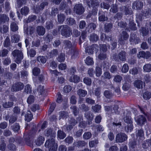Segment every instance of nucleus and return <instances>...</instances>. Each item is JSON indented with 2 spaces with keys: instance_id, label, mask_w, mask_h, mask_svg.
Returning <instances> with one entry per match:
<instances>
[{
  "instance_id": "1",
  "label": "nucleus",
  "mask_w": 151,
  "mask_h": 151,
  "mask_svg": "<svg viewBox=\"0 0 151 151\" xmlns=\"http://www.w3.org/2000/svg\"><path fill=\"white\" fill-rule=\"evenodd\" d=\"M50 137L52 138L50 140L48 139L45 142V147L49 148V151H55L58 147V145L55 142L54 138L55 137V134L49 135Z\"/></svg>"
},
{
  "instance_id": "2",
  "label": "nucleus",
  "mask_w": 151,
  "mask_h": 151,
  "mask_svg": "<svg viewBox=\"0 0 151 151\" xmlns=\"http://www.w3.org/2000/svg\"><path fill=\"white\" fill-rule=\"evenodd\" d=\"M15 62L17 63H19L23 59V54L21 52L17 50H15L12 52Z\"/></svg>"
},
{
  "instance_id": "3",
  "label": "nucleus",
  "mask_w": 151,
  "mask_h": 151,
  "mask_svg": "<svg viewBox=\"0 0 151 151\" xmlns=\"http://www.w3.org/2000/svg\"><path fill=\"white\" fill-rule=\"evenodd\" d=\"M124 120L125 122L127 123V127H126V129L128 132H131L133 129V125L132 124V121L130 118H127L126 117Z\"/></svg>"
},
{
  "instance_id": "4",
  "label": "nucleus",
  "mask_w": 151,
  "mask_h": 151,
  "mask_svg": "<svg viewBox=\"0 0 151 151\" xmlns=\"http://www.w3.org/2000/svg\"><path fill=\"white\" fill-rule=\"evenodd\" d=\"M127 137L126 134L124 133H120L117 135L116 139L117 141L119 142H122L127 139Z\"/></svg>"
},
{
  "instance_id": "5",
  "label": "nucleus",
  "mask_w": 151,
  "mask_h": 151,
  "mask_svg": "<svg viewBox=\"0 0 151 151\" xmlns=\"http://www.w3.org/2000/svg\"><path fill=\"white\" fill-rule=\"evenodd\" d=\"M135 120L138 124L141 125L144 124L146 120L145 117L140 115L135 118Z\"/></svg>"
},
{
  "instance_id": "6",
  "label": "nucleus",
  "mask_w": 151,
  "mask_h": 151,
  "mask_svg": "<svg viewBox=\"0 0 151 151\" xmlns=\"http://www.w3.org/2000/svg\"><path fill=\"white\" fill-rule=\"evenodd\" d=\"M74 11L78 14L82 13L83 11V9L81 4H79L76 5L74 8Z\"/></svg>"
},
{
  "instance_id": "7",
  "label": "nucleus",
  "mask_w": 151,
  "mask_h": 151,
  "mask_svg": "<svg viewBox=\"0 0 151 151\" xmlns=\"http://www.w3.org/2000/svg\"><path fill=\"white\" fill-rule=\"evenodd\" d=\"M143 4L139 1L134 2L133 5V8L134 9H139L142 8Z\"/></svg>"
},
{
  "instance_id": "8",
  "label": "nucleus",
  "mask_w": 151,
  "mask_h": 151,
  "mask_svg": "<svg viewBox=\"0 0 151 151\" xmlns=\"http://www.w3.org/2000/svg\"><path fill=\"white\" fill-rule=\"evenodd\" d=\"M69 80L70 82L76 83L80 81V78L77 76L72 75L70 77Z\"/></svg>"
},
{
  "instance_id": "9",
  "label": "nucleus",
  "mask_w": 151,
  "mask_h": 151,
  "mask_svg": "<svg viewBox=\"0 0 151 151\" xmlns=\"http://www.w3.org/2000/svg\"><path fill=\"white\" fill-rule=\"evenodd\" d=\"M144 84V83L140 81H136L134 83L135 86L138 88H142Z\"/></svg>"
},
{
  "instance_id": "10",
  "label": "nucleus",
  "mask_w": 151,
  "mask_h": 151,
  "mask_svg": "<svg viewBox=\"0 0 151 151\" xmlns=\"http://www.w3.org/2000/svg\"><path fill=\"white\" fill-rule=\"evenodd\" d=\"M150 56V54L149 52H147L146 54H145V52L143 51H141L139 52V54L138 55V57L139 58L141 57H145L147 58L148 57Z\"/></svg>"
},
{
  "instance_id": "11",
  "label": "nucleus",
  "mask_w": 151,
  "mask_h": 151,
  "mask_svg": "<svg viewBox=\"0 0 151 151\" xmlns=\"http://www.w3.org/2000/svg\"><path fill=\"white\" fill-rule=\"evenodd\" d=\"M32 117L33 115L31 114L30 112L28 111L25 116V120L27 122H29L31 120Z\"/></svg>"
},
{
  "instance_id": "12",
  "label": "nucleus",
  "mask_w": 151,
  "mask_h": 151,
  "mask_svg": "<svg viewBox=\"0 0 151 151\" xmlns=\"http://www.w3.org/2000/svg\"><path fill=\"white\" fill-rule=\"evenodd\" d=\"M37 33L40 35H43L45 33V29L42 27H39L37 28Z\"/></svg>"
},
{
  "instance_id": "13",
  "label": "nucleus",
  "mask_w": 151,
  "mask_h": 151,
  "mask_svg": "<svg viewBox=\"0 0 151 151\" xmlns=\"http://www.w3.org/2000/svg\"><path fill=\"white\" fill-rule=\"evenodd\" d=\"M44 140V138L42 136L39 137L36 142V145L38 146L41 145Z\"/></svg>"
},
{
  "instance_id": "14",
  "label": "nucleus",
  "mask_w": 151,
  "mask_h": 151,
  "mask_svg": "<svg viewBox=\"0 0 151 151\" xmlns=\"http://www.w3.org/2000/svg\"><path fill=\"white\" fill-rule=\"evenodd\" d=\"M143 70L144 71L150 72L151 71V64H146L143 66Z\"/></svg>"
},
{
  "instance_id": "15",
  "label": "nucleus",
  "mask_w": 151,
  "mask_h": 151,
  "mask_svg": "<svg viewBox=\"0 0 151 151\" xmlns=\"http://www.w3.org/2000/svg\"><path fill=\"white\" fill-rule=\"evenodd\" d=\"M65 136V134L61 130H59L58 132V137L61 139H64Z\"/></svg>"
},
{
  "instance_id": "16",
  "label": "nucleus",
  "mask_w": 151,
  "mask_h": 151,
  "mask_svg": "<svg viewBox=\"0 0 151 151\" xmlns=\"http://www.w3.org/2000/svg\"><path fill=\"white\" fill-rule=\"evenodd\" d=\"M86 63L88 65H92L93 63L92 59L90 57H87L85 60Z\"/></svg>"
},
{
  "instance_id": "17",
  "label": "nucleus",
  "mask_w": 151,
  "mask_h": 151,
  "mask_svg": "<svg viewBox=\"0 0 151 151\" xmlns=\"http://www.w3.org/2000/svg\"><path fill=\"white\" fill-rule=\"evenodd\" d=\"M87 93L86 91L82 89L79 90L78 92V94L80 96H85Z\"/></svg>"
},
{
  "instance_id": "18",
  "label": "nucleus",
  "mask_w": 151,
  "mask_h": 151,
  "mask_svg": "<svg viewBox=\"0 0 151 151\" xmlns=\"http://www.w3.org/2000/svg\"><path fill=\"white\" fill-rule=\"evenodd\" d=\"M11 28L13 31H15L18 29V27L15 23H12L11 25Z\"/></svg>"
},
{
  "instance_id": "19",
  "label": "nucleus",
  "mask_w": 151,
  "mask_h": 151,
  "mask_svg": "<svg viewBox=\"0 0 151 151\" xmlns=\"http://www.w3.org/2000/svg\"><path fill=\"white\" fill-rule=\"evenodd\" d=\"M95 73L96 76H100L102 74V71L101 68L99 67H96V68Z\"/></svg>"
},
{
  "instance_id": "20",
  "label": "nucleus",
  "mask_w": 151,
  "mask_h": 151,
  "mask_svg": "<svg viewBox=\"0 0 151 151\" xmlns=\"http://www.w3.org/2000/svg\"><path fill=\"white\" fill-rule=\"evenodd\" d=\"M29 12V9L27 7H24L21 9V12L22 14H27Z\"/></svg>"
},
{
  "instance_id": "21",
  "label": "nucleus",
  "mask_w": 151,
  "mask_h": 151,
  "mask_svg": "<svg viewBox=\"0 0 151 151\" xmlns=\"http://www.w3.org/2000/svg\"><path fill=\"white\" fill-rule=\"evenodd\" d=\"M37 60L40 62L42 63H45L46 62V59L45 57L43 56H40L37 58Z\"/></svg>"
},
{
  "instance_id": "22",
  "label": "nucleus",
  "mask_w": 151,
  "mask_h": 151,
  "mask_svg": "<svg viewBox=\"0 0 151 151\" xmlns=\"http://www.w3.org/2000/svg\"><path fill=\"white\" fill-rule=\"evenodd\" d=\"M83 82L86 84L88 85H90L91 83V80L90 78H86L83 79Z\"/></svg>"
},
{
  "instance_id": "23",
  "label": "nucleus",
  "mask_w": 151,
  "mask_h": 151,
  "mask_svg": "<svg viewBox=\"0 0 151 151\" xmlns=\"http://www.w3.org/2000/svg\"><path fill=\"white\" fill-rule=\"evenodd\" d=\"M101 108L100 105H96L95 106L92 107V109L95 112H98Z\"/></svg>"
},
{
  "instance_id": "24",
  "label": "nucleus",
  "mask_w": 151,
  "mask_h": 151,
  "mask_svg": "<svg viewBox=\"0 0 151 151\" xmlns=\"http://www.w3.org/2000/svg\"><path fill=\"white\" fill-rule=\"evenodd\" d=\"M143 96L144 98L145 99H149L151 97V95L150 93L147 92L143 94Z\"/></svg>"
},
{
  "instance_id": "25",
  "label": "nucleus",
  "mask_w": 151,
  "mask_h": 151,
  "mask_svg": "<svg viewBox=\"0 0 151 151\" xmlns=\"http://www.w3.org/2000/svg\"><path fill=\"white\" fill-rule=\"evenodd\" d=\"M13 105L12 102H5L3 104V107L5 108H8L11 107Z\"/></svg>"
},
{
  "instance_id": "26",
  "label": "nucleus",
  "mask_w": 151,
  "mask_h": 151,
  "mask_svg": "<svg viewBox=\"0 0 151 151\" xmlns=\"http://www.w3.org/2000/svg\"><path fill=\"white\" fill-rule=\"evenodd\" d=\"M125 52H123L119 54V58L121 60L123 61L125 60Z\"/></svg>"
},
{
  "instance_id": "27",
  "label": "nucleus",
  "mask_w": 151,
  "mask_h": 151,
  "mask_svg": "<svg viewBox=\"0 0 151 151\" xmlns=\"http://www.w3.org/2000/svg\"><path fill=\"white\" fill-rule=\"evenodd\" d=\"M34 101V96H30L28 98L27 101L29 104H30L33 103Z\"/></svg>"
},
{
  "instance_id": "28",
  "label": "nucleus",
  "mask_w": 151,
  "mask_h": 151,
  "mask_svg": "<svg viewBox=\"0 0 151 151\" xmlns=\"http://www.w3.org/2000/svg\"><path fill=\"white\" fill-rule=\"evenodd\" d=\"M129 70L127 64H124L122 67V72L126 73Z\"/></svg>"
},
{
  "instance_id": "29",
  "label": "nucleus",
  "mask_w": 151,
  "mask_h": 151,
  "mask_svg": "<svg viewBox=\"0 0 151 151\" xmlns=\"http://www.w3.org/2000/svg\"><path fill=\"white\" fill-rule=\"evenodd\" d=\"M40 69L37 68H35L33 70V73L35 76L37 75L40 73Z\"/></svg>"
},
{
  "instance_id": "30",
  "label": "nucleus",
  "mask_w": 151,
  "mask_h": 151,
  "mask_svg": "<svg viewBox=\"0 0 151 151\" xmlns=\"http://www.w3.org/2000/svg\"><path fill=\"white\" fill-rule=\"evenodd\" d=\"M64 16L63 14L58 15V21L60 23L64 21Z\"/></svg>"
},
{
  "instance_id": "31",
  "label": "nucleus",
  "mask_w": 151,
  "mask_h": 151,
  "mask_svg": "<svg viewBox=\"0 0 151 151\" xmlns=\"http://www.w3.org/2000/svg\"><path fill=\"white\" fill-rule=\"evenodd\" d=\"M83 137L86 139H89L91 137V134L90 132H87L85 133L83 135Z\"/></svg>"
},
{
  "instance_id": "32",
  "label": "nucleus",
  "mask_w": 151,
  "mask_h": 151,
  "mask_svg": "<svg viewBox=\"0 0 151 151\" xmlns=\"http://www.w3.org/2000/svg\"><path fill=\"white\" fill-rule=\"evenodd\" d=\"M64 90L65 92H69L71 90V87L70 86H65L64 87Z\"/></svg>"
},
{
  "instance_id": "33",
  "label": "nucleus",
  "mask_w": 151,
  "mask_h": 151,
  "mask_svg": "<svg viewBox=\"0 0 151 151\" xmlns=\"http://www.w3.org/2000/svg\"><path fill=\"white\" fill-rule=\"evenodd\" d=\"M66 66L65 64L61 63L58 66L59 69L62 70H64L66 69Z\"/></svg>"
},
{
  "instance_id": "34",
  "label": "nucleus",
  "mask_w": 151,
  "mask_h": 151,
  "mask_svg": "<svg viewBox=\"0 0 151 151\" xmlns=\"http://www.w3.org/2000/svg\"><path fill=\"white\" fill-rule=\"evenodd\" d=\"M98 37L96 35H93V36H91L90 37V40L92 41H96L97 40Z\"/></svg>"
},
{
  "instance_id": "35",
  "label": "nucleus",
  "mask_w": 151,
  "mask_h": 151,
  "mask_svg": "<svg viewBox=\"0 0 151 151\" xmlns=\"http://www.w3.org/2000/svg\"><path fill=\"white\" fill-rule=\"evenodd\" d=\"M8 27L6 26H4L2 29H1V32H6L8 31Z\"/></svg>"
},
{
  "instance_id": "36",
  "label": "nucleus",
  "mask_w": 151,
  "mask_h": 151,
  "mask_svg": "<svg viewBox=\"0 0 151 151\" xmlns=\"http://www.w3.org/2000/svg\"><path fill=\"white\" fill-rule=\"evenodd\" d=\"M31 89L29 85H27L26 87L25 88V91L27 93H30L31 92Z\"/></svg>"
},
{
  "instance_id": "37",
  "label": "nucleus",
  "mask_w": 151,
  "mask_h": 151,
  "mask_svg": "<svg viewBox=\"0 0 151 151\" xmlns=\"http://www.w3.org/2000/svg\"><path fill=\"white\" fill-rule=\"evenodd\" d=\"M97 47H98L96 45H93L91 48L92 50L90 52V53H93L94 51H95V52H96V50L97 49Z\"/></svg>"
},
{
  "instance_id": "38",
  "label": "nucleus",
  "mask_w": 151,
  "mask_h": 151,
  "mask_svg": "<svg viewBox=\"0 0 151 151\" xmlns=\"http://www.w3.org/2000/svg\"><path fill=\"white\" fill-rule=\"evenodd\" d=\"M65 58L64 56L63 55H60L58 57L57 59L60 62H62L64 60Z\"/></svg>"
},
{
  "instance_id": "39",
  "label": "nucleus",
  "mask_w": 151,
  "mask_h": 151,
  "mask_svg": "<svg viewBox=\"0 0 151 151\" xmlns=\"http://www.w3.org/2000/svg\"><path fill=\"white\" fill-rule=\"evenodd\" d=\"M8 53V51L6 50H4L0 53V55L2 56L6 55Z\"/></svg>"
},
{
  "instance_id": "40",
  "label": "nucleus",
  "mask_w": 151,
  "mask_h": 151,
  "mask_svg": "<svg viewBox=\"0 0 151 151\" xmlns=\"http://www.w3.org/2000/svg\"><path fill=\"white\" fill-rule=\"evenodd\" d=\"M35 52L33 50H30L29 52V54L31 57H34L35 55Z\"/></svg>"
},
{
  "instance_id": "41",
  "label": "nucleus",
  "mask_w": 151,
  "mask_h": 151,
  "mask_svg": "<svg viewBox=\"0 0 151 151\" xmlns=\"http://www.w3.org/2000/svg\"><path fill=\"white\" fill-rule=\"evenodd\" d=\"M98 143V141H92L90 142L89 143V145L90 147H93L95 144H97Z\"/></svg>"
},
{
  "instance_id": "42",
  "label": "nucleus",
  "mask_w": 151,
  "mask_h": 151,
  "mask_svg": "<svg viewBox=\"0 0 151 151\" xmlns=\"http://www.w3.org/2000/svg\"><path fill=\"white\" fill-rule=\"evenodd\" d=\"M137 70L136 68H133L131 70H130V73L132 74H135L137 73Z\"/></svg>"
},
{
  "instance_id": "43",
  "label": "nucleus",
  "mask_w": 151,
  "mask_h": 151,
  "mask_svg": "<svg viewBox=\"0 0 151 151\" xmlns=\"http://www.w3.org/2000/svg\"><path fill=\"white\" fill-rule=\"evenodd\" d=\"M50 67L52 69H54L57 67V64L55 61H52L50 64Z\"/></svg>"
},
{
  "instance_id": "44",
  "label": "nucleus",
  "mask_w": 151,
  "mask_h": 151,
  "mask_svg": "<svg viewBox=\"0 0 151 151\" xmlns=\"http://www.w3.org/2000/svg\"><path fill=\"white\" fill-rule=\"evenodd\" d=\"M122 80L121 77L119 76H117L115 77L114 80L116 82H119Z\"/></svg>"
},
{
  "instance_id": "45",
  "label": "nucleus",
  "mask_w": 151,
  "mask_h": 151,
  "mask_svg": "<svg viewBox=\"0 0 151 151\" xmlns=\"http://www.w3.org/2000/svg\"><path fill=\"white\" fill-rule=\"evenodd\" d=\"M107 19V18L105 17L104 16H100L99 17V20L100 21H103L106 20Z\"/></svg>"
},
{
  "instance_id": "46",
  "label": "nucleus",
  "mask_w": 151,
  "mask_h": 151,
  "mask_svg": "<svg viewBox=\"0 0 151 151\" xmlns=\"http://www.w3.org/2000/svg\"><path fill=\"white\" fill-rule=\"evenodd\" d=\"M66 142L68 143H71L73 141V138L71 137H68L65 139Z\"/></svg>"
},
{
  "instance_id": "47",
  "label": "nucleus",
  "mask_w": 151,
  "mask_h": 151,
  "mask_svg": "<svg viewBox=\"0 0 151 151\" xmlns=\"http://www.w3.org/2000/svg\"><path fill=\"white\" fill-rule=\"evenodd\" d=\"M7 126V123L6 122L1 123L0 124V127L2 129H4Z\"/></svg>"
},
{
  "instance_id": "48",
  "label": "nucleus",
  "mask_w": 151,
  "mask_h": 151,
  "mask_svg": "<svg viewBox=\"0 0 151 151\" xmlns=\"http://www.w3.org/2000/svg\"><path fill=\"white\" fill-rule=\"evenodd\" d=\"M104 76L105 78H111V76L110 74V73L108 72H106L104 73Z\"/></svg>"
},
{
  "instance_id": "49",
  "label": "nucleus",
  "mask_w": 151,
  "mask_h": 151,
  "mask_svg": "<svg viewBox=\"0 0 151 151\" xmlns=\"http://www.w3.org/2000/svg\"><path fill=\"white\" fill-rule=\"evenodd\" d=\"M59 150L60 151H66V148L65 146H61L59 147Z\"/></svg>"
},
{
  "instance_id": "50",
  "label": "nucleus",
  "mask_w": 151,
  "mask_h": 151,
  "mask_svg": "<svg viewBox=\"0 0 151 151\" xmlns=\"http://www.w3.org/2000/svg\"><path fill=\"white\" fill-rule=\"evenodd\" d=\"M86 25L85 22L83 21H81L80 23V27L81 28H83L85 27Z\"/></svg>"
},
{
  "instance_id": "51",
  "label": "nucleus",
  "mask_w": 151,
  "mask_h": 151,
  "mask_svg": "<svg viewBox=\"0 0 151 151\" xmlns=\"http://www.w3.org/2000/svg\"><path fill=\"white\" fill-rule=\"evenodd\" d=\"M9 44V39L6 38L4 41V45L5 46H7Z\"/></svg>"
},
{
  "instance_id": "52",
  "label": "nucleus",
  "mask_w": 151,
  "mask_h": 151,
  "mask_svg": "<svg viewBox=\"0 0 151 151\" xmlns=\"http://www.w3.org/2000/svg\"><path fill=\"white\" fill-rule=\"evenodd\" d=\"M101 117L99 116H98L96 118L95 122L96 123H99L101 121Z\"/></svg>"
},
{
  "instance_id": "53",
  "label": "nucleus",
  "mask_w": 151,
  "mask_h": 151,
  "mask_svg": "<svg viewBox=\"0 0 151 151\" xmlns=\"http://www.w3.org/2000/svg\"><path fill=\"white\" fill-rule=\"evenodd\" d=\"M118 149L117 147L115 146H113L111 147L109 149L110 151H116Z\"/></svg>"
},
{
  "instance_id": "54",
  "label": "nucleus",
  "mask_w": 151,
  "mask_h": 151,
  "mask_svg": "<svg viewBox=\"0 0 151 151\" xmlns=\"http://www.w3.org/2000/svg\"><path fill=\"white\" fill-rule=\"evenodd\" d=\"M76 101L74 96H72L70 99V102L71 103L74 104L76 103Z\"/></svg>"
},
{
  "instance_id": "55",
  "label": "nucleus",
  "mask_w": 151,
  "mask_h": 151,
  "mask_svg": "<svg viewBox=\"0 0 151 151\" xmlns=\"http://www.w3.org/2000/svg\"><path fill=\"white\" fill-rule=\"evenodd\" d=\"M58 80L60 83H63L65 81L64 79L62 77H60L58 79Z\"/></svg>"
},
{
  "instance_id": "56",
  "label": "nucleus",
  "mask_w": 151,
  "mask_h": 151,
  "mask_svg": "<svg viewBox=\"0 0 151 151\" xmlns=\"http://www.w3.org/2000/svg\"><path fill=\"white\" fill-rule=\"evenodd\" d=\"M108 137L109 139L111 140H112L114 138V137L113 134L111 133H110L108 134Z\"/></svg>"
},
{
  "instance_id": "57",
  "label": "nucleus",
  "mask_w": 151,
  "mask_h": 151,
  "mask_svg": "<svg viewBox=\"0 0 151 151\" xmlns=\"http://www.w3.org/2000/svg\"><path fill=\"white\" fill-rule=\"evenodd\" d=\"M51 72L52 74L54 75V76L58 75L59 73L56 70H51Z\"/></svg>"
},
{
  "instance_id": "58",
  "label": "nucleus",
  "mask_w": 151,
  "mask_h": 151,
  "mask_svg": "<svg viewBox=\"0 0 151 151\" xmlns=\"http://www.w3.org/2000/svg\"><path fill=\"white\" fill-rule=\"evenodd\" d=\"M141 47L144 49H147V47L146 43L145 42L143 43L141 45Z\"/></svg>"
},
{
  "instance_id": "59",
  "label": "nucleus",
  "mask_w": 151,
  "mask_h": 151,
  "mask_svg": "<svg viewBox=\"0 0 151 151\" xmlns=\"http://www.w3.org/2000/svg\"><path fill=\"white\" fill-rule=\"evenodd\" d=\"M104 94L105 96L107 98H109L110 96V94L109 91H105Z\"/></svg>"
},
{
  "instance_id": "60",
  "label": "nucleus",
  "mask_w": 151,
  "mask_h": 151,
  "mask_svg": "<svg viewBox=\"0 0 151 151\" xmlns=\"http://www.w3.org/2000/svg\"><path fill=\"white\" fill-rule=\"evenodd\" d=\"M101 6L102 8L103 7L104 9H108L109 8V5H108L107 4H106H106H101Z\"/></svg>"
},
{
  "instance_id": "61",
  "label": "nucleus",
  "mask_w": 151,
  "mask_h": 151,
  "mask_svg": "<svg viewBox=\"0 0 151 151\" xmlns=\"http://www.w3.org/2000/svg\"><path fill=\"white\" fill-rule=\"evenodd\" d=\"M88 73L89 75L90 76H92L93 75V69L91 68L89 69L88 71Z\"/></svg>"
},
{
  "instance_id": "62",
  "label": "nucleus",
  "mask_w": 151,
  "mask_h": 151,
  "mask_svg": "<svg viewBox=\"0 0 151 151\" xmlns=\"http://www.w3.org/2000/svg\"><path fill=\"white\" fill-rule=\"evenodd\" d=\"M20 111L18 107H15L14 109V113H18Z\"/></svg>"
},
{
  "instance_id": "63",
  "label": "nucleus",
  "mask_w": 151,
  "mask_h": 151,
  "mask_svg": "<svg viewBox=\"0 0 151 151\" xmlns=\"http://www.w3.org/2000/svg\"><path fill=\"white\" fill-rule=\"evenodd\" d=\"M101 50H102L103 51H105L107 49L106 46V45H103L102 47H101Z\"/></svg>"
},
{
  "instance_id": "64",
  "label": "nucleus",
  "mask_w": 151,
  "mask_h": 151,
  "mask_svg": "<svg viewBox=\"0 0 151 151\" xmlns=\"http://www.w3.org/2000/svg\"><path fill=\"white\" fill-rule=\"evenodd\" d=\"M10 63V60L9 59L5 60L4 61V65H8Z\"/></svg>"
}]
</instances>
